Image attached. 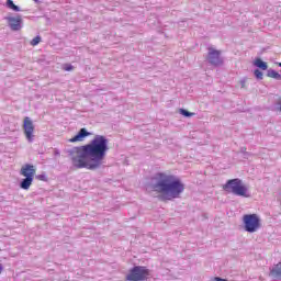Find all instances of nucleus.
Returning a JSON list of instances; mask_svg holds the SVG:
<instances>
[{"label": "nucleus", "instance_id": "f3484780", "mask_svg": "<svg viewBox=\"0 0 281 281\" xmlns=\"http://www.w3.org/2000/svg\"><path fill=\"white\" fill-rule=\"evenodd\" d=\"M64 71H74V67L71 66V64L64 65Z\"/></svg>", "mask_w": 281, "mask_h": 281}, {"label": "nucleus", "instance_id": "5701e85b", "mask_svg": "<svg viewBox=\"0 0 281 281\" xmlns=\"http://www.w3.org/2000/svg\"><path fill=\"white\" fill-rule=\"evenodd\" d=\"M279 67H281V63H279Z\"/></svg>", "mask_w": 281, "mask_h": 281}, {"label": "nucleus", "instance_id": "9d476101", "mask_svg": "<svg viewBox=\"0 0 281 281\" xmlns=\"http://www.w3.org/2000/svg\"><path fill=\"white\" fill-rule=\"evenodd\" d=\"M91 135L89 132H87V128H81L77 135H75L72 138L69 139L71 144H75L76 142H82L85 137H89Z\"/></svg>", "mask_w": 281, "mask_h": 281}, {"label": "nucleus", "instance_id": "a211bd4d", "mask_svg": "<svg viewBox=\"0 0 281 281\" xmlns=\"http://www.w3.org/2000/svg\"><path fill=\"white\" fill-rule=\"evenodd\" d=\"M36 179H38V181H47V177L45 175H38Z\"/></svg>", "mask_w": 281, "mask_h": 281}, {"label": "nucleus", "instance_id": "6e6552de", "mask_svg": "<svg viewBox=\"0 0 281 281\" xmlns=\"http://www.w3.org/2000/svg\"><path fill=\"white\" fill-rule=\"evenodd\" d=\"M23 131L27 142L34 140V122L30 116L24 117L23 120Z\"/></svg>", "mask_w": 281, "mask_h": 281}, {"label": "nucleus", "instance_id": "f03ea898", "mask_svg": "<svg viewBox=\"0 0 281 281\" xmlns=\"http://www.w3.org/2000/svg\"><path fill=\"white\" fill-rule=\"evenodd\" d=\"M151 181V191L159 194L162 201L179 199L186 190V184L172 173L158 172L153 177Z\"/></svg>", "mask_w": 281, "mask_h": 281}, {"label": "nucleus", "instance_id": "dca6fc26", "mask_svg": "<svg viewBox=\"0 0 281 281\" xmlns=\"http://www.w3.org/2000/svg\"><path fill=\"white\" fill-rule=\"evenodd\" d=\"M262 71H260V70H258V69H256L255 70V77L258 79V80H262Z\"/></svg>", "mask_w": 281, "mask_h": 281}, {"label": "nucleus", "instance_id": "ddd939ff", "mask_svg": "<svg viewBox=\"0 0 281 281\" xmlns=\"http://www.w3.org/2000/svg\"><path fill=\"white\" fill-rule=\"evenodd\" d=\"M267 76L268 78H274V80H281V75L276 70H269Z\"/></svg>", "mask_w": 281, "mask_h": 281}, {"label": "nucleus", "instance_id": "4468645a", "mask_svg": "<svg viewBox=\"0 0 281 281\" xmlns=\"http://www.w3.org/2000/svg\"><path fill=\"white\" fill-rule=\"evenodd\" d=\"M41 41H42L41 35L35 36V37L31 41L32 47H36V45H38V43H41Z\"/></svg>", "mask_w": 281, "mask_h": 281}, {"label": "nucleus", "instance_id": "20e7f679", "mask_svg": "<svg viewBox=\"0 0 281 281\" xmlns=\"http://www.w3.org/2000/svg\"><path fill=\"white\" fill-rule=\"evenodd\" d=\"M20 175L22 177H25L20 183V188L22 190H30L32 187V183H34V177L36 175V167L31 164L23 165Z\"/></svg>", "mask_w": 281, "mask_h": 281}, {"label": "nucleus", "instance_id": "2eb2a0df", "mask_svg": "<svg viewBox=\"0 0 281 281\" xmlns=\"http://www.w3.org/2000/svg\"><path fill=\"white\" fill-rule=\"evenodd\" d=\"M180 113L181 115H184V117H192V115H194V113L189 112L187 110L180 109Z\"/></svg>", "mask_w": 281, "mask_h": 281}, {"label": "nucleus", "instance_id": "1a4fd4ad", "mask_svg": "<svg viewBox=\"0 0 281 281\" xmlns=\"http://www.w3.org/2000/svg\"><path fill=\"white\" fill-rule=\"evenodd\" d=\"M21 23H23V19L21 18V15L8 18L9 27H11L13 32H19V30H21Z\"/></svg>", "mask_w": 281, "mask_h": 281}, {"label": "nucleus", "instance_id": "6ab92c4d", "mask_svg": "<svg viewBox=\"0 0 281 281\" xmlns=\"http://www.w3.org/2000/svg\"><path fill=\"white\" fill-rule=\"evenodd\" d=\"M212 281H227V280H226V279H223V278H221V277H215V278H213Z\"/></svg>", "mask_w": 281, "mask_h": 281}, {"label": "nucleus", "instance_id": "aec40b11", "mask_svg": "<svg viewBox=\"0 0 281 281\" xmlns=\"http://www.w3.org/2000/svg\"><path fill=\"white\" fill-rule=\"evenodd\" d=\"M247 80H241L240 83H241V87H245Z\"/></svg>", "mask_w": 281, "mask_h": 281}, {"label": "nucleus", "instance_id": "0eeeda50", "mask_svg": "<svg viewBox=\"0 0 281 281\" xmlns=\"http://www.w3.org/2000/svg\"><path fill=\"white\" fill-rule=\"evenodd\" d=\"M210 65H214V67H218L223 64V57H221V50L216 48L209 47V54L206 57Z\"/></svg>", "mask_w": 281, "mask_h": 281}, {"label": "nucleus", "instance_id": "7ed1b4c3", "mask_svg": "<svg viewBox=\"0 0 281 281\" xmlns=\"http://www.w3.org/2000/svg\"><path fill=\"white\" fill-rule=\"evenodd\" d=\"M223 190H225V192H231L236 196H244L245 199H249V189L247 186H245V183H243V180L238 178L228 180L223 186Z\"/></svg>", "mask_w": 281, "mask_h": 281}, {"label": "nucleus", "instance_id": "39448f33", "mask_svg": "<svg viewBox=\"0 0 281 281\" xmlns=\"http://www.w3.org/2000/svg\"><path fill=\"white\" fill-rule=\"evenodd\" d=\"M244 229L249 234H254L262 227L260 216L258 214H245L243 216Z\"/></svg>", "mask_w": 281, "mask_h": 281}, {"label": "nucleus", "instance_id": "9b49d317", "mask_svg": "<svg viewBox=\"0 0 281 281\" xmlns=\"http://www.w3.org/2000/svg\"><path fill=\"white\" fill-rule=\"evenodd\" d=\"M255 66L258 67L259 69H262V71H267L268 69V66H267V63H265L262 59L260 58H257L255 60Z\"/></svg>", "mask_w": 281, "mask_h": 281}, {"label": "nucleus", "instance_id": "f8f14e48", "mask_svg": "<svg viewBox=\"0 0 281 281\" xmlns=\"http://www.w3.org/2000/svg\"><path fill=\"white\" fill-rule=\"evenodd\" d=\"M7 8H9V10H13V12H21L19 5L14 4V1L12 0H7Z\"/></svg>", "mask_w": 281, "mask_h": 281}, {"label": "nucleus", "instance_id": "f257e3e1", "mask_svg": "<svg viewBox=\"0 0 281 281\" xmlns=\"http://www.w3.org/2000/svg\"><path fill=\"white\" fill-rule=\"evenodd\" d=\"M106 150H109V139L98 135L89 144L72 149V166L77 169L97 170L102 166Z\"/></svg>", "mask_w": 281, "mask_h": 281}, {"label": "nucleus", "instance_id": "412c9836", "mask_svg": "<svg viewBox=\"0 0 281 281\" xmlns=\"http://www.w3.org/2000/svg\"><path fill=\"white\" fill-rule=\"evenodd\" d=\"M3 273V266L0 263V276Z\"/></svg>", "mask_w": 281, "mask_h": 281}, {"label": "nucleus", "instance_id": "4be33fe9", "mask_svg": "<svg viewBox=\"0 0 281 281\" xmlns=\"http://www.w3.org/2000/svg\"><path fill=\"white\" fill-rule=\"evenodd\" d=\"M35 3H40L41 0H33Z\"/></svg>", "mask_w": 281, "mask_h": 281}, {"label": "nucleus", "instance_id": "423d86ee", "mask_svg": "<svg viewBox=\"0 0 281 281\" xmlns=\"http://www.w3.org/2000/svg\"><path fill=\"white\" fill-rule=\"evenodd\" d=\"M150 278V270L144 266H135L130 270L125 280L127 281H146Z\"/></svg>", "mask_w": 281, "mask_h": 281}]
</instances>
